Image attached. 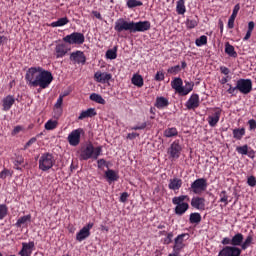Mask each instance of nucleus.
<instances>
[{
	"label": "nucleus",
	"instance_id": "nucleus-4",
	"mask_svg": "<svg viewBox=\"0 0 256 256\" xmlns=\"http://www.w3.org/2000/svg\"><path fill=\"white\" fill-rule=\"evenodd\" d=\"M185 86H183V79L181 77H176L171 81V87L174 89L175 93L180 95L181 97H185L193 91L195 87L194 82H189L187 80L184 81Z\"/></svg>",
	"mask_w": 256,
	"mask_h": 256
},
{
	"label": "nucleus",
	"instance_id": "nucleus-18",
	"mask_svg": "<svg viewBox=\"0 0 256 256\" xmlns=\"http://www.w3.org/2000/svg\"><path fill=\"white\" fill-rule=\"evenodd\" d=\"M200 105V100H199V94H192L190 98L187 100L185 107L191 111H195L197 107Z\"/></svg>",
	"mask_w": 256,
	"mask_h": 256
},
{
	"label": "nucleus",
	"instance_id": "nucleus-49",
	"mask_svg": "<svg viewBox=\"0 0 256 256\" xmlns=\"http://www.w3.org/2000/svg\"><path fill=\"white\" fill-rule=\"evenodd\" d=\"M167 73H169V75H177L178 73H181V66H172L168 68Z\"/></svg>",
	"mask_w": 256,
	"mask_h": 256
},
{
	"label": "nucleus",
	"instance_id": "nucleus-7",
	"mask_svg": "<svg viewBox=\"0 0 256 256\" xmlns=\"http://www.w3.org/2000/svg\"><path fill=\"white\" fill-rule=\"evenodd\" d=\"M236 89L242 95H249L253 91V81L251 79L240 78L236 81Z\"/></svg>",
	"mask_w": 256,
	"mask_h": 256
},
{
	"label": "nucleus",
	"instance_id": "nucleus-64",
	"mask_svg": "<svg viewBox=\"0 0 256 256\" xmlns=\"http://www.w3.org/2000/svg\"><path fill=\"white\" fill-rule=\"evenodd\" d=\"M253 29H255V22L250 21V22L248 23V30H247V31H250V32L253 33Z\"/></svg>",
	"mask_w": 256,
	"mask_h": 256
},
{
	"label": "nucleus",
	"instance_id": "nucleus-63",
	"mask_svg": "<svg viewBox=\"0 0 256 256\" xmlns=\"http://www.w3.org/2000/svg\"><path fill=\"white\" fill-rule=\"evenodd\" d=\"M92 15H94V17H96V19H99V21H103V16H101L100 12L92 11Z\"/></svg>",
	"mask_w": 256,
	"mask_h": 256
},
{
	"label": "nucleus",
	"instance_id": "nucleus-54",
	"mask_svg": "<svg viewBox=\"0 0 256 256\" xmlns=\"http://www.w3.org/2000/svg\"><path fill=\"white\" fill-rule=\"evenodd\" d=\"M247 184L249 185V187H255L256 186V178H255V176L248 177Z\"/></svg>",
	"mask_w": 256,
	"mask_h": 256
},
{
	"label": "nucleus",
	"instance_id": "nucleus-55",
	"mask_svg": "<svg viewBox=\"0 0 256 256\" xmlns=\"http://www.w3.org/2000/svg\"><path fill=\"white\" fill-rule=\"evenodd\" d=\"M97 165H98V169H103V167H108L107 166V161L103 158L97 160Z\"/></svg>",
	"mask_w": 256,
	"mask_h": 256
},
{
	"label": "nucleus",
	"instance_id": "nucleus-13",
	"mask_svg": "<svg viewBox=\"0 0 256 256\" xmlns=\"http://www.w3.org/2000/svg\"><path fill=\"white\" fill-rule=\"evenodd\" d=\"M70 61H72L74 65H85V63H87V57L83 51L77 50L70 54Z\"/></svg>",
	"mask_w": 256,
	"mask_h": 256
},
{
	"label": "nucleus",
	"instance_id": "nucleus-6",
	"mask_svg": "<svg viewBox=\"0 0 256 256\" xmlns=\"http://www.w3.org/2000/svg\"><path fill=\"white\" fill-rule=\"evenodd\" d=\"M38 163L40 171H49L55 165V156L49 152L43 153Z\"/></svg>",
	"mask_w": 256,
	"mask_h": 256
},
{
	"label": "nucleus",
	"instance_id": "nucleus-57",
	"mask_svg": "<svg viewBox=\"0 0 256 256\" xmlns=\"http://www.w3.org/2000/svg\"><path fill=\"white\" fill-rule=\"evenodd\" d=\"M127 199H129V193L123 192V193L120 195V203H126V202H127Z\"/></svg>",
	"mask_w": 256,
	"mask_h": 256
},
{
	"label": "nucleus",
	"instance_id": "nucleus-29",
	"mask_svg": "<svg viewBox=\"0 0 256 256\" xmlns=\"http://www.w3.org/2000/svg\"><path fill=\"white\" fill-rule=\"evenodd\" d=\"M131 81L132 85H135V87H143L144 85L143 76H141L140 74H134Z\"/></svg>",
	"mask_w": 256,
	"mask_h": 256
},
{
	"label": "nucleus",
	"instance_id": "nucleus-36",
	"mask_svg": "<svg viewBox=\"0 0 256 256\" xmlns=\"http://www.w3.org/2000/svg\"><path fill=\"white\" fill-rule=\"evenodd\" d=\"M199 25V17L195 16L194 18H188L186 20V27L187 29H195Z\"/></svg>",
	"mask_w": 256,
	"mask_h": 256
},
{
	"label": "nucleus",
	"instance_id": "nucleus-23",
	"mask_svg": "<svg viewBox=\"0 0 256 256\" xmlns=\"http://www.w3.org/2000/svg\"><path fill=\"white\" fill-rule=\"evenodd\" d=\"M96 115L97 110H95V108H88L87 110H84L80 113V115L78 116V120L83 121V119L93 118L96 117Z\"/></svg>",
	"mask_w": 256,
	"mask_h": 256
},
{
	"label": "nucleus",
	"instance_id": "nucleus-37",
	"mask_svg": "<svg viewBox=\"0 0 256 256\" xmlns=\"http://www.w3.org/2000/svg\"><path fill=\"white\" fill-rule=\"evenodd\" d=\"M117 51V46H114L112 49H108L105 54L106 59H110L111 61H113V59H117Z\"/></svg>",
	"mask_w": 256,
	"mask_h": 256
},
{
	"label": "nucleus",
	"instance_id": "nucleus-52",
	"mask_svg": "<svg viewBox=\"0 0 256 256\" xmlns=\"http://www.w3.org/2000/svg\"><path fill=\"white\" fill-rule=\"evenodd\" d=\"M154 79L155 81H165V73L158 71Z\"/></svg>",
	"mask_w": 256,
	"mask_h": 256
},
{
	"label": "nucleus",
	"instance_id": "nucleus-21",
	"mask_svg": "<svg viewBox=\"0 0 256 256\" xmlns=\"http://www.w3.org/2000/svg\"><path fill=\"white\" fill-rule=\"evenodd\" d=\"M33 247H35V242L30 241L29 243H22V249L19 252V255L21 256H31L33 253Z\"/></svg>",
	"mask_w": 256,
	"mask_h": 256
},
{
	"label": "nucleus",
	"instance_id": "nucleus-2",
	"mask_svg": "<svg viewBox=\"0 0 256 256\" xmlns=\"http://www.w3.org/2000/svg\"><path fill=\"white\" fill-rule=\"evenodd\" d=\"M149 29H151V22L149 21L135 22L120 18L116 20L114 24L116 33H125V31H128L129 33H145V31H149Z\"/></svg>",
	"mask_w": 256,
	"mask_h": 256
},
{
	"label": "nucleus",
	"instance_id": "nucleus-50",
	"mask_svg": "<svg viewBox=\"0 0 256 256\" xmlns=\"http://www.w3.org/2000/svg\"><path fill=\"white\" fill-rule=\"evenodd\" d=\"M143 129H147V122H143L140 125H136L130 128L131 131H143Z\"/></svg>",
	"mask_w": 256,
	"mask_h": 256
},
{
	"label": "nucleus",
	"instance_id": "nucleus-34",
	"mask_svg": "<svg viewBox=\"0 0 256 256\" xmlns=\"http://www.w3.org/2000/svg\"><path fill=\"white\" fill-rule=\"evenodd\" d=\"M90 101H94V103H98L99 105H105L107 103L104 99L103 96L97 93H92L89 97Z\"/></svg>",
	"mask_w": 256,
	"mask_h": 256
},
{
	"label": "nucleus",
	"instance_id": "nucleus-56",
	"mask_svg": "<svg viewBox=\"0 0 256 256\" xmlns=\"http://www.w3.org/2000/svg\"><path fill=\"white\" fill-rule=\"evenodd\" d=\"M34 143H37V138L32 137L24 146V150L25 149H29V147H31V145H33Z\"/></svg>",
	"mask_w": 256,
	"mask_h": 256
},
{
	"label": "nucleus",
	"instance_id": "nucleus-12",
	"mask_svg": "<svg viewBox=\"0 0 256 256\" xmlns=\"http://www.w3.org/2000/svg\"><path fill=\"white\" fill-rule=\"evenodd\" d=\"M69 51L70 49L67 44L63 42L57 43L54 48V57H56V59H63V57H65V55H67Z\"/></svg>",
	"mask_w": 256,
	"mask_h": 256
},
{
	"label": "nucleus",
	"instance_id": "nucleus-22",
	"mask_svg": "<svg viewBox=\"0 0 256 256\" xmlns=\"http://www.w3.org/2000/svg\"><path fill=\"white\" fill-rule=\"evenodd\" d=\"M3 111H9L13 105H15V97L13 95H8L2 100Z\"/></svg>",
	"mask_w": 256,
	"mask_h": 256
},
{
	"label": "nucleus",
	"instance_id": "nucleus-27",
	"mask_svg": "<svg viewBox=\"0 0 256 256\" xmlns=\"http://www.w3.org/2000/svg\"><path fill=\"white\" fill-rule=\"evenodd\" d=\"M233 138L236 139V141H241L243 137H245V128H235L232 130Z\"/></svg>",
	"mask_w": 256,
	"mask_h": 256
},
{
	"label": "nucleus",
	"instance_id": "nucleus-58",
	"mask_svg": "<svg viewBox=\"0 0 256 256\" xmlns=\"http://www.w3.org/2000/svg\"><path fill=\"white\" fill-rule=\"evenodd\" d=\"M137 137H139V133L132 132V133L127 134L126 139H129L130 141H133V139H137Z\"/></svg>",
	"mask_w": 256,
	"mask_h": 256
},
{
	"label": "nucleus",
	"instance_id": "nucleus-30",
	"mask_svg": "<svg viewBox=\"0 0 256 256\" xmlns=\"http://www.w3.org/2000/svg\"><path fill=\"white\" fill-rule=\"evenodd\" d=\"M69 23V18L62 17L58 19L57 21L52 22L49 27H65Z\"/></svg>",
	"mask_w": 256,
	"mask_h": 256
},
{
	"label": "nucleus",
	"instance_id": "nucleus-40",
	"mask_svg": "<svg viewBox=\"0 0 256 256\" xmlns=\"http://www.w3.org/2000/svg\"><path fill=\"white\" fill-rule=\"evenodd\" d=\"M58 125H59V122L57 120L50 119L45 123L44 127L46 131H53L54 129H57Z\"/></svg>",
	"mask_w": 256,
	"mask_h": 256
},
{
	"label": "nucleus",
	"instance_id": "nucleus-31",
	"mask_svg": "<svg viewBox=\"0 0 256 256\" xmlns=\"http://www.w3.org/2000/svg\"><path fill=\"white\" fill-rule=\"evenodd\" d=\"M187 8L185 7V0H178L176 3V12L178 15H185Z\"/></svg>",
	"mask_w": 256,
	"mask_h": 256
},
{
	"label": "nucleus",
	"instance_id": "nucleus-42",
	"mask_svg": "<svg viewBox=\"0 0 256 256\" xmlns=\"http://www.w3.org/2000/svg\"><path fill=\"white\" fill-rule=\"evenodd\" d=\"M31 221V214L20 217L16 222V227L20 228L21 225H25V223Z\"/></svg>",
	"mask_w": 256,
	"mask_h": 256
},
{
	"label": "nucleus",
	"instance_id": "nucleus-46",
	"mask_svg": "<svg viewBox=\"0 0 256 256\" xmlns=\"http://www.w3.org/2000/svg\"><path fill=\"white\" fill-rule=\"evenodd\" d=\"M196 47H203V45H207V36L202 35L195 40Z\"/></svg>",
	"mask_w": 256,
	"mask_h": 256
},
{
	"label": "nucleus",
	"instance_id": "nucleus-33",
	"mask_svg": "<svg viewBox=\"0 0 256 256\" xmlns=\"http://www.w3.org/2000/svg\"><path fill=\"white\" fill-rule=\"evenodd\" d=\"M225 53L226 55H229V57L237 58V51H235V47H233L229 42L225 44Z\"/></svg>",
	"mask_w": 256,
	"mask_h": 256
},
{
	"label": "nucleus",
	"instance_id": "nucleus-28",
	"mask_svg": "<svg viewBox=\"0 0 256 256\" xmlns=\"http://www.w3.org/2000/svg\"><path fill=\"white\" fill-rule=\"evenodd\" d=\"M243 235L241 233H237L232 237V247H241L243 245Z\"/></svg>",
	"mask_w": 256,
	"mask_h": 256
},
{
	"label": "nucleus",
	"instance_id": "nucleus-44",
	"mask_svg": "<svg viewBox=\"0 0 256 256\" xmlns=\"http://www.w3.org/2000/svg\"><path fill=\"white\" fill-rule=\"evenodd\" d=\"M9 213V208L5 204H0V221H3Z\"/></svg>",
	"mask_w": 256,
	"mask_h": 256
},
{
	"label": "nucleus",
	"instance_id": "nucleus-1",
	"mask_svg": "<svg viewBox=\"0 0 256 256\" xmlns=\"http://www.w3.org/2000/svg\"><path fill=\"white\" fill-rule=\"evenodd\" d=\"M25 81L30 88L49 89L53 83V73L41 66L30 67L26 71Z\"/></svg>",
	"mask_w": 256,
	"mask_h": 256
},
{
	"label": "nucleus",
	"instance_id": "nucleus-9",
	"mask_svg": "<svg viewBox=\"0 0 256 256\" xmlns=\"http://www.w3.org/2000/svg\"><path fill=\"white\" fill-rule=\"evenodd\" d=\"M207 187H209L207 179L198 178L191 183L190 191H192V193H194L195 195H201V193L207 191Z\"/></svg>",
	"mask_w": 256,
	"mask_h": 256
},
{
	"label": "nucleus",
	"instance_id": "nucleus-5",
	"mask_svg": "<svg viewBox=\"0 0 256 256\" xmlns=\"http://www.w3.org/2000/svg\"><path fill=\"white\" fill-rule=\"evenodd\" d=\"M185 199L189 200V196L181 195L172 198L173 205H176L174 208V213L175 215H178V217H182V215H185V213L189 211V203L184 202Z\"/></svg>",
	"mask_w": 256,
	"mask_h": 256
},
{
	"label": "nucleus",
	"instance_id": "nucleus-17",
	"mask_svg": "<svg viewBox=\"0 0 256 256\" xmlns=\"http://www.w3.org/2000/svg\"><path fill=\"white\" fill-rule=\"evenodd\" d=\"M111 79H113L111 73L97 71L94 74V81H96V83H108Z\"/></svg>",
	"mask_w": 256,
	"mask_h": 256
},
{
	"label": "nucleus",
	"instance_id": "nucleus-16",
	"mask_svg": "<svg viewBox=\"0 0 256 256\" xmlns=\"http://www.w3.org/2000/svg\"><path fill=\"white\" fill-rule=\"evenodd\" d=\"M221 108H214L213 113L208 116L207 122L210 127H217V123H219V119H221Z\"/></svg>",
	"mask_w": 256,
	"mask_h": 256
},
{
	"label": "nucleus",
	"instance_id": "nucleus-61",
	"mask_svg": "<svg viewBox=\"0 0 256 256\" xmlns=\"http://www.w3.org/2000/svg\"><path fill=\"white\" fill-rule=\"evenodd\" d=\"M221 244L222 245H233V241L231 238L225 237L222 239Z\"/></svg>",
	"mask_w": 256,
	"mask_h": 256
},
{
	"label": "nucleus",
	"instance_id": "nucleus-20",
	"mask_svg": "<svg viewBox=\"0 0 256 256\" xmlns=\"http://www.w3.org/2000/svg\"><path fill=\"white\" fill-rule=\"evenodd\" d=\"M185 237H187V234H180L174 239L173 251L181 252L185 249V243H183Z\"/></svg>",
	"mask_w": 256,
	"mask_h": 256
},
{
	"label": "nucleus",
	"instance_id": "nucleus-53",
	"mask_svg": "<svg viewBox=\"0 0 256 256\" xmlns=\"http://www.w3.org/2000/svg\"><path fill=\"white\" fill-rule=\"evenodd\" d=\"M226 85H227V87H229V89L227 90V93H228L229 95H235V91H239L238 88H237V86H236V87H233V86H232L231 84H229V83H227Z\"/></svg>",
	"mask_w": 256,
	"mask_h": 256
},
{
	"label": "nucleus",
	"instance_id": "nucleus-8",
	"mask_svg": "<svg viewBox=\"0 0 256 256\" xmlns=\"http://www.w3.org/2000/svg\"><path fill=\"white\" fill-rule=\"evenodd\" d=\"M63 41L68 45H83L85 43V35L81 32H73L63 37Z\"/></svg>",
	"mask_w": 256,
	"mask_h": 256
},
{
	"label": "nucleus",
	"instance_id": "nucleus-59",
	"mask_svg": "<svg viewBox=\"0 0 256 256\" xmlns=\"http://www.w3.org/2000/svg\"><path fill=\"white\" fill-rule=\"evenodd\" d=\"M250 131H254L256 129V121L255 119H251L248 121Z\"/></svg>",
	"mask_w": 256,
	"mask_h": 256
},
{
	"label": "nucleus",
	"instance_id": "nucleus-15",
	"mask_svg": "<svg viewBox=\"0 0 256 256\" xmlns=\"http://www.w3.org/2000/svg\"><path fill=\"white\" fill-rule=\"evenodd\" d=\"M83 129H76L73 130L69 135H68V143L72 147H77L79 143H81V133Z\"/></svg>",
	"mask_w": 256,
	"mask_h": 256
},
{
	"label": "nucleus",
	"instance_id": "nucleus-3",
	"mask_svg": "<svg viewBox=\"0 0 256 256\" xmlns=\"http://www.w3.org/2000/svg\"><path fill=\"white\" fill-rule=\"evenodd\" d=\"M103 153V146L95 147L93 142H88L85 145L81 146L79 150V159L80 161H89V159H93L97 161L100 155Z\"/></svg>",
	"mask_w": 256,
	"mask_h": 256
},
{
	"label": "nucleus",
	"instance_id": "nucleus-24",
	"mask_svg": "<svg viewBox=\"0 0 256 256\" xmlns=\"http://www.w3.org/2000/svg\"><path fill=\"white\" fill-rule=\"evenodd\" d=\"M154 107H156V109H165V107H169V99L163 96L156 97Z\"/></svg>",
	"mask_w": 256,
	"mask_h": 256
},
{
	"label": "nucleus",
	"instance_id": "nucleus-45",
	"mask_svg": "<svg viewBox=\"0 0 256 256\" xmlns=\"http://www.w3.org/2000/svg\"><path fill=\"white\" fill-rule=\"evenodd\" d=\"M7 177H13V171L4 168L1 172H0V179H3V181H5L7 179Z\"/></svg>",
	"mask_w": 256,
	"mask_h": 256
},
{
	"label": "nucleus",
	"instance_id": "nucleus-11",
	"mask_svg": "<svg viewBox=\"0 0 256 256\" xmlns=\"http://www.w3.org/2000/svg\"><path fill=\"white\" fill-rule=\"evenodd\" d=\"M95 224L93 222H89L85 225L77 234H76V241H85L88 237H91V230Z\"/></svg>",
	"mask_w": 256,
	"mask_h": 256
},
{
	"label": "nucleus",
	"instance_id": "nucleus-35",
	"mask_svg": "<svg viewBox=\"0 0 256 256\" xmlns=\"http://www.w3.org/2000/svg\"><path fill=\"white\" fill-rule=\"evenodd\" d=\"M163 135L169 139L171 137H177V135H179V131L175 127H171L165 129Z\"/></svg>",
	"mask_w": 256,
	"mask_h": 256
},
{
	"label": "nucleus",
	"instance_id": "nucleus-48",
	"mask_svg": "<svg viewBox=\"0 0 256 256\" xmlns=\"http://www.w3.org/2000/svg\"><path fill=\"white\" fill-rule=\"evenodd\" d=\"M65 95H60L54 105L55 109H59L58 114L61 115V106L63 105V99H64Z\"/></svg>",
	"mask_w": 256,
	"mask_h": 256
},
{
	"label": "nucleus",
	"instance_id": "nucleus-38",
	"mask_svg": "<svg viewBox=\"0 0 256 256\" xmlns=\"http://www.w3.org/2000/svg\"><path fill=\"white\" fill-rule=\"evenodd\" d=\"M189 222L192 225H199L201 223V214L198 212H194L190 214Z\"/></svg>",
	"mask_w": 256,
	"mask_h": 256
},
{
	"label": "nucleus",
	"instance_id": "nucleus-14",
	"mask_svg": "<svg viewBox=\"0 0 256 256\" xmlns=\"http://www.w3.org/2000/svg\"><path fill=\"white\" fill-rule=\"evenodd\" d=\"M217 256H241V249L235 246H225Z\"/></svg>",
	"mask_w": 256,
	"mask_h": 256
},
{
	"label": "nucleus",
	"instance_id": "nucleus-39",
	"mask_svg": "<svg viewBox=\"0 0 256 256\" xmlns=\"http://www.w3.org/2000/svg\"><path fill=\"white\" fill-rule=\"evenodd\" d=\"M252 243H253V232L248 234V236L246 237L245 241L241 245V249L243 251H245L246 249H249V247H251Z\"/></svg>",
	"mask_w": 256,
	"mask_h": 256
},
{
	"label": "nucleus",
	"instance_id": "nucleus-62",
	"mask_svg": "<svg viewBox=\"0 0 256 256\" xmlns=\"http://www.w3.org/2000/svg\"><path fill=\"white\" fill-rule=\"evenodd\" d=\"M240 9H241V5L236 4V5L234 6V8H233L232 15H235V16L237 17V15H238Z\"/></svg>",
	"mask_w": 256,
	"mask_h": 256
},
{
	"label": "nucleus",
	"instance_id": "nucleus-43",
	"mask_svg": "<svg viewBox=\"0 0 256 256\" xmlns=\"http://www.w3.org/2000/svg\"><path fill=\"white\" fill-rule=\"evenodd\" d=\"M126 5L128 9H135V7H142L143 2L140 0H128Z\"/></svg>",
	"mask_w": 256,
	"mask_h": 256
},
{
	"label": "nucleus",
	"instance_id": "nucleus-60",
	"mask_svg": "<svg viewBox=\"0 0 256 256\" xmlns=\"http://www.w3.org/2000/svg\"><path fill=\"white\" fill-rule=\"evenodd\" d=\"M220 73H222V75H229V73H231V70H229V68H227L226 66H220Z\"/></svg>",
	"mask_w": 256,
	"mask_h": 256
},
{
	"label": "nucleus",
	"instance_id": "nucleus-19",
	"mask_svg": "<svg viewBox=\"0 0 256 256\" xmlns=\"http://www.w3.org/2000/svg\"><path fill=\"white\" fill-rule=\"evenodd\" d=\"M191 207L198 211H205V198L199 196L193 197L191 199Z\"/></svg>",
	"mask_w": 256,
	"mask_h": 256
},
{
	"label": "nucleus",
	"instance_id": "nucleus-32",
	"mask_svg": "<svg viewBox=\"0 0 256 256\" xmlns=\"http://www.w3.org/2000/svg\"><path fill=\"white\" fill-rule=\"evenodd\" d=\"M105 177L106 179H108V181H119V174H117V172H115V170H107L105 172Z\"/></svg>",
	"mask_w": 256,
	"mask_h": 256
},
{
	"label": "nucleus",
	"instance_id": "nucleus-25",
	"mask_svg": "<svg viewBox=\"0 0 256 256\" xmlns=\"http://www.w3.org/2000/svg\"><path fill=\"white\" fill-rule=\"evenodd\" d=\"M183 186V180L179 178H173L170 179V182L168 184V189H171V191H179V188Z\"/></svg>",
	"mask_w": 256,
	"mask_h": 256
},
{
	"label": "nucleus",
	"instance_id": "nucleus-26",
	"mask_svg": "<svg viewBox=\"0 0 256 256\" xmlns=\"http://www.w3.org/2000/svg\"><path fill=\"white\" fill-rule=\"evenodd\" d=\"M24 163L25 158L22 155H17L13 160L14 169H16V171H23V167H25V165H23Z\"/></svg>",
	"mask_w": 256,
	"mask_h": 256
},
{
	"label": "nucleus",
	"instance_id": "nucleus-41",
	"mask_svg": "<svg viewBox=\"0 0 256 256\" xmlns=\"http://www.w3.org/2000/svg\"><path fill=\"white\" fill-rule=\"evenodd\" d=\"M219 203H224V207L229 205V195H227V191L223 190L219 193Z\"/></svg>",
	"mask_w": 256,
	"mask_h": 256
},
{
	"label": "nucleus",
	"instance_id": "nucleus-51",
	"mask_svg": "<svg viewBox=\"0 0 256 256\" xmlns=\"http://www.w3.org/2000/svg\"><path fill=\"white\" fill-rule=\"evenodd\" d=\"M171 243H173V232H169L164 239V245H171Z\"/></svg>",
	"mask_w": 256,
	"mask_h": 256
},
{
	"label": "nucleus",
	"instance_id": "nucleus-10",
	"mask_svg": "<svg viewBox=\"0 0 256 256\" xmlns=\"http://www.w3.org/2000/svg\"><path fill=\"white\" fill-rule=\"evenodd\" d=\"M181 151H183V147H181L179 140H175L167 150L170 161H177L181 157Z\"/></svg>",
	"mask_w": 256,
	"mask_h": 256
},
{
	"label": "nucleus",
	"instance_id": "nucleus-47",
	"mask_svg": "<svg viewBox=\"0 0 256 256\" xmlns=\"http://www.w3.org/2000/svg\"><path fill=\"white\" fill-rule=\"evenodd\" d=\"M237 153H239V155H247L249 153V146L247 144L243 145V146H238L236 148Z\"/></svg>",
	"mask_w": 256,
	"mask_h": 256
}]
</instances>
